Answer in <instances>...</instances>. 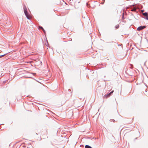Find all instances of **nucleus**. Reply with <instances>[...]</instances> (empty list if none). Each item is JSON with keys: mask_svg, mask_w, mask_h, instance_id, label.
I'll return each mask as SVG.
<instances>
[{"mask_svg": "<svg viewBox=\"0 0 148 148\" xmlns=\"http://www.w3.org/2000/svg\"><path fill=\"white\" fill-rule=\"evenodd\" d=\"M23 9L25 15L27 18L28 19V12L27 11V9L25 5H24L23 7Z\"/></svg>", "mask_w": 148, "mask_h": 148, "instance_id": "1", "label": "nucleus"}, {"mask_svg": "<svg viewBox=\"0 0 148 148\" xmlns=\"http://www.w3.org/2000/svg\"><path fill=\"white\" fill-rule=\"evenodd\" d=\"M26 82L27 84V80H24L23 82V86L22 87L23 90L24 91L27 90V87L25 86V83Z\"/></svg>", "mask_w": 148, "mask_h": 148, "instance_id": "2", "label": "nucleus"}, {"mask_svg": "<svg viewBox=\"0 0 148 148\" xmlns=\"http://www.w3.org/2000/svg\"><path fill=\"white\" fill-rule=\"evenodd\" d=\"M145 27H146V26H141L138 27L137 28V30L138 31H140L141 30L143 29H144Z\"/></svg>", "mask_w": 148, "mask_h": 148, "instance_id": "3", "label": "nucleus"}, {"mask_svg": "<svg viewBox=\"0 0 148 148\" xmlns=\"http://www.w3.org/2000/svg\"><path fill=\"white\" fill-rule=\"evenodd\" d=\"M114 92V91L113 90H112V91H111L108 94H106L104 96V98H107L108 97H109L110 96V95H111V94L112 93H113Z\"/></svg>", "mask_w": 148, "mask_h": 148, "instance_id": "4", "label": "nucleus"}, {"mask_svg": "<svg viewBox=\"0 0 148 148\" xmlns=\"http://www.w3.org/2000/svg\"><path fill=\"white\" fill-rule=\"evenodd\" d=\"M119 27V25H116L115 26V29H118Z\"/></svg>", "mask_w": 148, "mask_h": 148, "instance_id": "5", "label": "nucleus"}, {"mask_svg": "<svg viewBox=\"0 0 148 148\" xmlns=\"http://www.w3.org/2000/svg\"><path fill=\"white\" fill-rule=\"evenodd\" d=\"M143 14L145 17L148 14L146 12H145L143 13Z\"/></svg>", "mask_w": 148, "mask_h": 148, "instance_id": "6", "label": "nucleus"}, {"mask_svg": "<svg viewBox=\"0 0 148 148\" xmlns=\"http://www.w3.org/2000/svg\"><path fill=\"white\" fill-rule=\"evenodd\" d=\"M85 148H92V147L88 145H86L85 146Z\"/></svg>", "mask_w": 148, "mask_h": 148, "instance_id": "7", "label": "nucleus"}, {"mask_svg": "<svg viewBox=\"0 0 148 148\" xmlns=\"http://www.w3.org/2000/svg\"><path fill=\"white\" fill-rule=\"evenodd\" d=\"M3 47V46L2 45H0V51H1Z\"/></svg>", "mask_w": 148, "mask_h": 148, "instance_id": "8", "label": "nucleus"}, {"mask_svg": "<svg viewBox=\"0 0 148 148\" xmlns=\"http://www.w3.org/2000/svg\"><path fill=\"white\" fill-rule=\"evenodd\" d=\"M6 54H4L1 55H0V58H2L3 57V56H5V55H6Z\"/></svg>", "mask_w": 148, "mask_h": 148, "instance_id": "9", "label": "nucleus"}, {"mask_svg": "<svg viewBox=\"0 0 148 148\" xmlns=\"http://www.w3.org/2000/svg\"><path fill=\"white\" fill-rule=\"evenodd\" d=\"M32 18V17L28 15V19H30Z\"/></svg>", "mask_w": 148, "mask_h": 148, "instance_id": "10", "label": "nucleus"}, {"mask_svg": "<svg viewBox=\"0 0 148 148\" xmlns=\"http://www.w3.org/2000/svg\"><path fill=\"white\" fill-rule=\"evenodd\" d=\"M146 18L148 20V14L146 16Z\"/></svg>", "mask_w": 148, "mask_h": 148, "instance_id": "11", "label": "nucleus"}, {"mask_svg": "<svg viewBox=\"0 0 148 148\" xmlns=\"http://www.w3.org/2000/svg\"><path fill=\"white\" fill-rule=\"evenodd\" d=\"M136 10V8H134V9H132V11H135V10Z\"/></svg>", "mask_w": 148, "mask_h": 148, "instance_id": "12", "label": "nucleus"}, {"mask_svg": "<svg viewBox=\"0 0 148 148\" xmlns=\"http://www.w3.org/2000/svg\"><path fill=\"white\" fill-rule=\"evenodd\" d=\"M28 78H32V76L31 75H30V76L28 75Z\"/></svg>", "mask_w": 148, "mask_h": 148, "instance_id": "13", "label": "nucleus"}, {"mask_svg": "<svg viewBox=\"0 0 148 148\" xmlns=\"http://www.w3.org/2000/svg\"><path fill=\"white\" fill-rule=\"evenodd\" d=\"M39 28H40L42 29H43V28L41 27H39Z\"/></svg>", "mask_w": 148, "mask_h": 148, "instance_id": "14", "label": "nucleus"}, {"mask_svg": "<svg viewBox=\"0 0 148 148\" xmlns=\"http://www.w3.org/2000/svg\"><path fill=\"white\" fill-rule=\"evenodd\" d=\"M43 31V32H45V30L44 29H42Z\"/></svg>", "mask_w": 148, "mask_h": 148, "instance_id": "15", "label": "nucleus"}, {"mask_svg": "<svg viewBox=\"0 0 148 148\" xmlns=\"http://www.w3.org/2000/svg\"><path fill=\"white\" fill-rule=\"evenodd\" d=\"M2 124H1V125H0V129H1V125H2Z\"/></svg>", "mask_w": 148, "mask_h": 148, "instance_id": "16", "label": "nucleus"}, {"mask_svg": "<svg viewBox=\"0 0 148 148\" xmlns=\"http://www.w3.org/2000/svg\"><path fill=\"white\" fill-rule=\"evenodd\" d=\"M25 78H27V77H25Z\"/></svg>", "mask_w": 148, "mask_h": 148, "instance_id": "17", "label": "nucleus"}, {"mask_svg": "<svg viewBox=\"0 0 148 148\" xmlns=\"http://www.w3.org/2000/svg\"><path fill=\"white\" fill-rule=\"evenodd\" d=\"M29 63H30V64L31 62H29Z\"/></svg>", "mask_w": 148, "mask_h": 148, "instance_id": "18", "label": "nucleus"}, {"mask_svg": "<svg viewBox=\"0 0 148 148\" xmlns=\"http://www.w3.org/2000/svg\"><path fill=\"white\" fill-rule=\"evenodd\" d=\"M32 75H33V76L34 75V74H32Z\"/></svg>", "mask_w": 148, "mask_h": 148, "instance_id": "19", "label": "nucleus"}, {"mask_svg": "<svg viewBox=\"0 0 148 148\" xmlns=\"http://www.w3.org/2000/svg\"><path fill=\"white\" fill-rule=\"evenodd\" d=\"M103 1H104L105 0H103Z\"/></svg>", "mask_w": 148, "mask_h": 148, "instance_id": "20", "label": "nucleus"}]
</instances>
